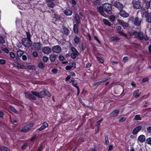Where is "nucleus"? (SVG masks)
<instances>
[{"label": "nucleus", "instance_id": "nucleus-1", "mask_svg": "<svg viewBox=\"0 0 151 151\" xmlns=\"http://www.w3.org/2000/svg\"><path fill=\"white\" fill-rule=\"evenodd\" d=\"M132 35L140 40H147L149 39V37L147 35H144L143 32H137L134 31L132 33Z\"/></svg>", "mask_w": 151, "mask_h": 151}, {"label": "nucleus", "instance_id": "nucleus-2", "mask_svg": "<svg viewBox=\"0 0 151 151\" xmlns=\"http://www.w3.org/2000/svg\"><path fill=\"white\" fill-rule=\"evenodd\" d=\"M129 19L132 21L134 24L137 26L141 24L142 21V18L139 17H136L134 18L132 17H130Z\"/></svg>", "mask_w": 151, "mask_h": 151}, {"label": "nucleus", "instance_id": "nucleus-3", "mask_svg": "<svg viewBox=\"0 0 151 151\" xmlns=\"http://www.w3.org/2000/svg\"><path fill=\"white\" fill-rule=\"evenodd\" d=\"M31 92L33 95L40 98H43L45 96V90L41 91L40 93L37 91H32Z\"/></svg>", "mask_w": 151, "mask_h": 151}, {"label": "nucleus", "instance_id": "nucleus-4", "mask_svg": "<svg viewBox=\"0 0 151 151\" xmlns=\"http://www.w3.org/2000/svg\"><path fill=\"white\" fill-rule=\"evenodd\" d=\"M105 11L108 14H111V11L112 9L111 5V4L108 3H106L103 5Z\"/></svg>", "mask_w": 151, "mask_h": 151}, {"label": "nucleus", "instance_id": "nucleus-5", "mask_svg": "<svg viewBox=\"0 0 151 151\" xmlns=\"http://www.w3.org/2000/svg\"><path fill=\"white\" fill-rule=\"evenodd\" d=\"M34 124L33 123L28 124L27 125L25 126L23 129H22L21 131L24 132H27L32 128Z\"/></svg>", "mask_w": 151, "mask_h": 151}, {"label": "nucleus", "instance_id": "nucleus-6", "mask_svg": "<svg viewBox=\"0 0 151 151\" xmlns=\"http://www.w3.org/2000/svg\"><path fill=\"white\" fill-rule=\"evenodd\" d=\"M61 48L59 45L53 46L52 48V52L56 53H59L61 51Z\"/></svg>", "mask_w": 151, "mask_h": 151}, {"label": "nucleus", "instance_id": "nucleus-7", "mask_svg": "<svg viewBox=\"0 0 151 151\" xmlns=\"http://www.w3.org/2000/svg\"><path fill=\"white\" fill-rule=\"evenodd\" d=\"M42 51L44 54L48 55L51 52L52 49L48 46H45L42 48Z\"/></svg>", "mask_w": 151, "mask_h": 151}, {"label": "nucleus", "instance_id": "nucleus-8", "mask_svg": "<svg viewBox=\"0 0 151 151\" xmlns=\"http://www.w3.org/2000/svg\"><path fill=\"white\" fill-rule=\"evenodd\" d=\"M140 0L133 2V5L134 8L136 9H139L141 7Z\"/></svg>", "mask_w": 151, "mask_h": 151}, {"label": "nucleus", "instance_id": "nucleus-9", "mask_svg": "<svg viewBox=\"0 0 151 151\" xmlns=\"http://www.w3.org/2000/svg\"><path fill=\"white\" fill-rule=\"evenodd\" d=\"M22 41L23 44L25 46V47H29L30 46V42L31 41V40H29L28 39H27V38H25L22 39Z\"/></svg>", "mask_w": 151, "mask_h": 151}, {"label": "nucleus", "instance_id": "nucleus-10", "mask_svg": "<svg viewBox=\"0 0 151 151\" xmlns=\"http://www.w3.org/2000/svg\"><path fill=\"white\" fill-rule=\"evenodd\" d=\"M33 45L35 50H39L41 49L42 44L40 42L34 43Z\"/></svg>", "mask_w": 151, "mask_h": 151}, {"label": "nucleus", "instance_id": "nucleus-11", "mask_svg": "<svg viewBox=\"0 0 151 151\" xmlns=\"http://www.w3.org/2000/svg\"><path fill=\"white\" fill-rule=\"evenodd\" d=\"M112 4L113 6L116 7L119 10L121 9L123 7V5L119 2L116 1L114 3H112Z\"/></svg>", "mask_w": 151, "mask_h": 151}, {"label": "nucleus", "instance_id": "nucleus-12", "mask_svg": "<svg viewBox=\"0 0 151 151\" xmlns=\"http://www.w3.org/2000/svg\"><path fill=\"white\" fill-rule=\"evenodd\" d=\"M24 93L25 94V96L26 98L31 99L33 100H35L36 99V97L30 93L25 92H24Z\"/></svg>", "mask_w": 151, "mask_h": 151}, {"label": "nucleus", "instance_id": "nucleus-13", "mask_svg": "<svg viewBox=\"0 0 151 151\" xmlns=\"http://www.w3.org/2000/svg\"><path fill=\"white\" fill-rule=\"evenodd\" d=\"M119 14L121 16L126 18L128 17L129 16V14L123 10H120Z\"/></svg>", "mask_w": 151, "mask_h": 151}, {"label": "nucleus", "instance_id": "nucleus-14", "mask_svg": "<svg viewBox=\"0 0 151 151\" xmlns=\"http://www.w3.org/2000/svg\"><path fill=\"white\" fill-rule=\"evenodd\" d=\"M104 8L101 6H99L97 8L98 11L104 17H106V14L104 11Z\"/></svg>", "mask_w": 151, "mask_h": 151}, {"label": "nucleus", "instance_id": "nucleus-15", "mask_svg": "<svg viewBox=\"0 0 151 151\" xmlns=\"http://www.w3.org/2000/svg\"><path fill=\"white\" fill-rule=\"evenodd\" d=\"M151 0H144L143 4L145 5L146 9H148L150 5V3Z\"/></svg>", "mask_w": 151, "mask_h": 151}, {"label": "nucleus", "instance_id": "nucleus-16", "mask_svg": "<svg viewBox=\"0 0 151 151\" xmlns=\"http://www.w3.org/2000/svg\"><path fill=\"white\" fill-rule=\"evenodd\" d=\"M61 32L63 35H68L69 33L68 29L65 27H63V28L61 30Z\"/></svg>", "mask_w": 151, "mask_h": 151}, {"label": "nucleus", "instance_id": "nucleus-17", "mask_svg": "<svg viewBox=\"0 0 151 151\" xmlns=\"http://www.w3.org/2000/svg\"><path fill=\"white\" fill-rule=\"evenodd\" d=\"M48 126V124L46 122H44L42 124V126L40 127L37 129V130L41 131L45 129L46 127H47Z\"/></svg>", "mask_w": 151, "mask_h": 151}, {"label": "nucleus", "instance_id": "nucleus-18", "mask_svg": "<svg viewBox=\"0 0 151 151\" xmlns=\"http://www.w3.org/2000/svg\"><path fill=\"white\" fill-rule=\"evenodd\" d=\"M142 127L139 126L136 127L133 131L132 133L134 134H137L142 129Z\"/></svg>", "mask_w": 151, "mask_h": 151}, {"label": "nucleus", "instance_id": "nucleus-19", "mask_svg": "<svg viewBox=\"0 0 151 151\" xmlns=\"http://www.w3.org/2000/svg\"><path fill=\"white\" fill-rule=\"evenodd\" d=\"M57 58V55L54 54H52L50 55L49 58L52 62H54L55 60Z\"/></svg>", "mask_w": 151, "mask_h": 151}, {"label": "nucleus", "instance_id": "nucleus-20", "mask_svg": "<svg viewBox=\"0 0 151 151\" xmlns=\"http://www.w3.org/2000/svg\"><path fill=\"white\" fill-rule=\"evenodd\" d=\"M149 13L145 9H142L141 15L142 17H146L148 15Z\"/></svg>", "mask_w": 151, "mask_h": 151}, {"label": "nucleus", "instance_id": "nucleus-21", "mask_svg": "<svg viewBox=\"0 0 151 151\" xmlns=\"http://www.w3.org/2000/svg\"><path fill=\"white\" fill-rule=\"evenodd\" d=\"M138 140L140 142H143L145 141V137L144 135H141L138 138Z\"/></svg>", "mask_w": 151, "mask_h": 151}, {"label": "nucleus", "instance_id": "nucleus-22", "mask_svg": "<svg viewBox=\"0 0 151 151\" xmlns=\"http://www.w3.org/2000/svg\"><path fill=\"white\" fill-rule=\"evenodd\" d=\"M64 13L67 16H70L72 15V12L70 9H66L64 11Z\"/></svg>", "mask_w": 151, "mask_h": 151}, {"label": "nucleus", "instance_id": "nucleus-23", "mask_svg": "<svg viewBox=\"0 0 151 151\" xmlns=\"http://www.w3.org/2000/svg\"><path fill=\"white\" fill-rule=\"evenodd\" d=\"M119 111L118 110H115L113 111L110 114V115L111 117H116L119 113Z\"/></svg>", "mask_w": 151, "mask_h": 151}, {"label": "nucleus", "instance_id": "nucleus-24", "mask_svg": "<svg viewBox=\"0 0 151 151\" xmlns=\"http://www.w3.org/2000/svg\"><path fill=\"white\" fill-rule=\"evenodd\" d=\"M71 65L72 66L68 65L66 66L65 68V69L66 70H69L71 69L73 67L74 68H76V64L75 63H72Z\"/></svg>", "mask_w": 151, "mask_h": 151}, {"label": "nucleus", "instance_id": "nucleus-25", "mask_svg": "<svg viewBox=\"0 0 151 151\" xmlns=\"http://www.w3.org/2000/svg\"><path fill=\"white\" fill-rule=\"evenodd\" d=\"M146 20L147 22L151 23V12L149 13L148 15L145 17Z\"/></svg>", "mask_w": 151, "mask_h": 151}, {"label": "nucleus", "instance_id": "nucleus-26", "mask_svg": "<svg viewBox=\"0 0 151 151\" xmlns=\"http://www.w3.org/2000/svg\"><path fill=\"white\" fill-rule=\"evenodd\" d=\"M48 2V6L50 7L53 8L55 6V4L52 0L47 1H46Z\"/></svg>", "mask_w": 151, "mask_h": 151}, {"label": "nucleus", "instance_id": "nucleus-27", "mask_svg": "<svg viewBox=\"0 0 151 151\" xmlns=\"http://www.w3.org/2000/svg\"><path fill=\"white\" fill-rule=\"evenodd\" d=\"M79 53L77 52H72L71 54V58L73 59H75L76 57L79 55Z\"/></svg>", "mask_w": 151, "mask_h": 151}, {"label": "nucleus", "instance_id": "nucleus-28", "mask_svg": "<svg viewBox=\"0 0 151 151\" xmlns=\"http://www.w3.org/2000/svg\"><path fill=\"white\" fill-rule=\"evenodd\" d=\"M109 79H110L109 78H108L104 80L98 82H97L94 83L93 84V85L95 86H98V85H100L101 83L106 81L107 80H108Z\"/></svg>", "mask_w": 151, "mask_h": 151}, {"label": "nucleus", "instance_id": "nucleus-29", "mask_svg": "<svg viewBox=\"0 0 151 151\" xmlns=\"http://www.w3.org/2000/svg\"><path fill=\"white\" fill-rule=\"evenodd\" d=\"M103 21L105 24L108 25L109 26H111V23L107 20L106 19H103Z\"/></svg>", "mask_w": 151, "mask_h": 151}, {"label": "nucleus", "instance_id": "nucleus-30", "mask_svg": "<svg viewBox=\"0 0 151 151\" xmlns=\"http://www.w3.org/2000/svg\"><path fill=\"white\" fill-rule=\"evenodd\" d=\"M134 94L135 95V97L137 98L141 94V93L139 92V90H137L134 92Z\"/></svg>", "mask_w": 151, "mask_h": 151}, {"label": "nucleus", "instance_id": "nucleus-31", "mask_svg": "<svg viewBox=\"0 0 151 151\" xmlns=\"http://www.w3.org/2000/svg\"><path fill=\"white\" fill-rule=\"evenodd\" d=\"M74 41L76 44H78L80 41V39L78 36H76L74 38Z\"/></svg>", "mask_w": 151, "mask_h": 151}, {"label": "nucleus", "instance_id": "nucleus-32", "mask_svg": "<svg viewBox=\"0 0 151 151\" xmlns=\"http://www.w3.org/2000/svg\"><path fill=\"white\" fill-rule=\"evenodd\" d=\"M75 18L76 20L77 24H78L80 23V17L77 14H76Z\"/></svg>", "mask_w": 151, "mask_h": 151}, {"label": "nucleus", "instance_id": "nucleus-33", "mask_svg": "<svg viewBox=\"0 0 151 151\" xmlns=\"http://www.w3.org/2000/svg\"><path fill=\"white\" fill-rule=\"evenodd\" d=\"M110 40L111 41H115L119 40L120 38L117 37L116 36H113L110 38Z\"/></svg>", "mask_w": 151, "mask_h": 151}, {"label": "nucleus", "instance_id": "nucleus-34", "mask_svg": "<svg viewBox=\"0 0 151 151\" xmlns=\"http://www.w3.org/2000/svg\"><path fill=\"white\" fill-rule=\"evenodd\" d=\"M73 31L74 33L76 34H78V30L77 25L76 24H74L73 25Z\"/></svg>", "mask_w": 151, "mask_h": 151}, {"label": "nucleus", "instance_id": "nucleus-35", "mask_svg": "<svg viewBox=\"0 0 151 151\" xmlns=\"http://www.w3.org/2000/svg\"><path fill=\"white\" fill-rule=\"evenodd\" d=\"M23 54V52L22 50H19L17 52V55L19 57H21L22 55Z\"/></svg>", "mask_w": 151, "mask_h": 151}, {"label": "nucleus", "instance_id": "nucleus-36", "mask_svg": "<svg viewBox=\"0 0 151 151\" xmlns=\"http://www.w3.org/2000/svg\"><path fill=\"white\" fill-rule=\"evenodd\" d=\"M1 151H10L8 148L4 146L1 147Z\"/></svg>", "mask_w": 151, "mask_h": 151}, {"label": "nucleus", "instance_id": "nucleus-37", "mask_svg": "<svg viewBox=\"0 0 151 151\" xmlns=\"http://www.w3.org/2000/svg\"><path fill=\"white\" fill-rule=\"evenodd\" d=\"M141 120V118L139 115H136L134 119V120Z\"/></svg>", "mask_w": 151, "mask_h": 151}, {"label": "nucleus", "instance_id": "nucleus-38", "mask_svg": "<svg viewBox=\"0 0 151 151\" xmlns=\"http://www.w3.org/2000/svg\"><path fill=\"white\" fill-rule=\"evenodd\" d=\"M115 18L116 17L115 16L111 15L110 16L109 19L111 21V22H113L114 21Z\"/></svg>", "mask_w": 151, "mask_h": 151}, {"label": "nucleus", "instance_id": "nucleus-39", "mask_svg": "<svg viewBox=\"0 0 151 151\" xmlns=\"http://www.w3.org/2000/svg\"><path fill=\"white\" fill-rule=\"evenodd\" d=\"M38 67L40 68H43L45 67V65L42 63L40 62L38 64Z\"/></svg>", "mask_w": 151, "mask_h": 151}, {"label": "nucleus", "instance_id": "nucleus-40", "mask_svg": "<svg viewBox=\"0 0 151 151\" xmlns=\"http://www.w3.org/2000/svg\"><path fill=\"white\" fill-rule=\"evenodd\" d=\"M27 35V39L29 40H31V35L29 32H26Z\"/></svg>", "mask_w": 151, "mask_h": 151}, {"label": "nucleus", "instance_id": "nucleus-41", "mask_svg": "<svg viewBox=\"0 0 151 151\" xmlns=\"http://www.w3.org/2000/svg\"><path fill=\"white\" fill-rule=\"evenodd\" d=\"M1 48L3 51H4L6 53H8L9 52V50L6 47H1Z\"/></svg>", "mask_w": 151, "mask_h": 151}, {"label": "nucleus", "instance_id": "nucleus-42", "mask_svg": "<svg viewBox=\"0 0 151 151\" xmlns=\"http://www.w3.org/2000/svg\"><path fill=\"white\" fill-rule=\"evenodd\" d=\"M0 42L2 43H4L5 42V41L4 38L0 35Z\"/></svg>", "mask_w": 151, "mask_h": 151}, {"label": "nucleus", "instance_id": "nucleus-43", "mask_svg": "<svg viewBox=\"0 0 151 151\" xmlns=\"http://www.w3.org/2000/svg\"><path fill=\"white\" fill-rule=\"evenodd\" d=\"M45 96H47L48 97H50L51 96V93L48 91L47 90H45Z\"/></svg>", "mask_w": 151, "mask_h": 151}, {"label": "nucleus", "instance_id": "nucleus-44", "mask_svg": "<svg viewBox=\"0 0 151 151\" xmlns=\"http://www.w3.org/2000/svg\"><path fill=\"white\" fill-rule=\"evenodd\" d=\"M42 60L45 62H47L48 60V58L46 56H44L42 58Z\"/></svg>", "mask_w": 151, "mask_h": 151}, {"label": "nucleus", "instance_id": "nucleus-45", "mask_svg": "<svg viewBox=\"0 0 151 151\" xmlns=\"http://www.w3.org/2000/svg\"><path fill=\"white\" fill-rule=\"evenodd\" d=\"M10 109L14 112L15 113L18 114V112L17 110L12 106H10Z\"/></svg>", "mask_w": 151, "mask_h": 151}, {"label": "nucleus", "instance_id": "nucleus-46", "mask_svg": "<svg viewBox=\"0 0 151 151\" xmlns=\"http://www.w3.org/2000/svg\"><path fill=\"white\" fill-rule=\"evenodd\" d=\"M10 56L11 58H14L15 57V54L13 52H11L10 53Z\"/></svg>", "mask_w": 151, "mask_h": 151}, {"label": "nucleus", "instance_id": "nucleus-47", "mask_svg": "<svg viewBox=\"0 0 151 151\" xmlns=\"http://www.w3.org/2000/svg\"><path fill=\"white\" fill-rule=\"evenodd\" d=\"M146 142L147 144L151 145V138H149L146 140Z\"/></svg>", "mask_w": 151, "mask_h": 151}, {"label": "nucleus", "instance_id": "nucleus-48", "mask_svg": "<svg viewBox=\"0 0 151 151\" xmlns=\"http://www.w3.org/2000/svg\"><path fill=\"white\" fill-rule=\"evenodd\" d=\"M27 68L30 70H32L35 68V67L33 65H28L27 66Z\"/></svg>", "mask_w": 151, "mask_h": 151}, {"label": "nucleus", "instance_id": "nucleus-49", "mask_svg": "<svg viewBox=\"0 0 151 151\" xmlns=\"http://www.w3.org/2000/svg\"><path fill=\"white\" fill-rule=\"evenodd\" d=\"M86 44L85 42L83 43L82 45V49L83 50H85L86 47Z\"/></svg>", "mask_w": 151, "mask_h": 151}, {"label": "nucleus", "instance_id": "nucleus-50", "mask_svg": "<svg viewBox=\"0 0 151 151\" xmlns=\"http://www.w3.org/2000/svg\"><path fill=\"white\" fill-rule=\"evenodd\" d=\"M118 33L122 36L126 37L127 36L126 34L122 31H119Z\"/></svg>", "mask_w": 151, "mask_h": 151}, {"label": "nucleus", "instance_id": "nucleus-51", "mask_svg": "<svg viewBox=\"0 0 151 151\" xmlns=\"http://www.w3.org/2000/svg\"><path fill=\"white\" fill-rule=\"evenodd\" d=\"M126 119V118L125 117H122L119 120V122H123L125 121Z\"/></svg>", "mask_w": 151, "mask_h": 151}, {"label": "nucleus", "instance_id": "nucleus-52", "mask_svg": "<svg viewBox=\"0 0 151 151\" xmlns=\"http://www.w3.org/2000/svg\"><path fill=\"white\" fill-rule=\"evenodd\" d=\"M6 63V61L4 59L0 60V64L4 65Z\"/></svg>", "mask_w": 151, "mask_h": 151}, {"label": "nucleus", "instance_id": "nucleus-53", "mask_svg": "<svg viewBox=\"0 0 151 151\" xmlns=\"http://www.w3.org/2000/svg\"><path fill=\"white\" fill-rule=\"evenodd\" d=\"M100 3L99 0H96V1L93 2V4L94 5H96L98 4H99Z\"/></svg>", "mask_w": 151, "mask_h": 151}, {"label": "nucleus", "instance_id": "nucleus-54", "mask_svg": "<svg viewBox=\"0 0 151 151\" xmlns=\"http://www.w3.org/2000/svg\"><path fill=\"white\" fill-rule=\"evenodd\" d=\"M97 59L101 63H104V61L103 60L101 59V58L98 57H97Z\"/></svg>", "mask_w": 151, "mask_h": 151}, {"label": "nucleus", "instance_id": "nucleus-55", "mask_svg": "<svg viewBox=\"0 0 151 151\" xmlns=\"http://www.w3.org/2000/svg\"><path fill=\"white\" fill-rule=\"evenodd\" d=\"M59 59L60 60L63 61L65 58L63 56L60 55L59 57Z\"/></svg>", "mask_w": 151, "mask_h": 151}, {"label": "nucleus", "instance_id": "nucleus-56", "mask_svg": "<svg viewBox=\"0 0 151 151\" xmlns=\"http://www.w3.org/2000/svg\"><path fill=\"white\" fill-rule=\"evenodd\" d=\"M33 56H34V57L36 58L37 57L38 54V53L37 52H36L35 51L33 52Z\"/></svg>", "mask_w": 151, "mask_h": 151}, {"label": "nucleus", "instance_id": "nucleus-57", "mask_svg": "<svg viewBox=\"0 0 151 151\" xmlns=\"http://www.w3.org/2000/svg\"><path fill=\"white\" fill-rule=\"evenodd\" d=\"M122 25L124 27H127L129 26L127 23L124 22H123V23L122 24Z\"/></svg>", "mask_w": 151, "mask_h": 151}, {"label": "nucleus", "instance_id": "nucleus-58", "mask_svg": "<svg viewBox=\"0 0 151 151\" xmlns=\"http://www.w3.org/2000/svg\"><path fill=\"white\" fill-rule=\"evenodd\" d=\"M105 144L106 145H107L109 144V141L107 137H105Z\"/></svg>", "mask_w": 151, "mask_h": 151}, {"label": "nucleus", "instance_id": "nucleus-59", "mask_svg": "<svg viewBox=\"0 0 151 151\" xmlns=\"http://www.w3.org/2000/svg\"><path fill=\"white\" fill-rule=\"evenodd\" d=\"M73 85L77 88H79V87L77 86V84L76 83H75L74 82H73L72 83Z\"/></svg>", "mask_w": 151, "mask_h": 151}, {"label": "nucleus", "instance_id": "nucleus-60", "mask_svg": "<svg viewBox=\"0 0 151 151\" xmlns=\"http://www.w3.org/2000/svg\"><path fill=\"white\" fill-rule=\"evenodd\" d=\"M129 59V57H125L123 58V61L124 62H126Z\"/></svg>", "mask_w": 151, "mask_h": 151}, {"label": "nucleus", "instance_id": "nucleus-61", "mask_svg": "<svg viewBox=\"0 0 151 151\" xmlns=\"http://www.w3.org/2000/svg\"><path fill=\"white\" fill-rule=\"evenodd\" d=\"M27 57L26 55H22V59L23 60H26L27 59Z\"/></svg>", "mask_w": 151, "mask_h": 151}, {"label": "nucleus", "instance_id": "nucleus-62", "mask_svg": "<svg viewBox=\"0 0 151 151\" xmlns=\"http://www.w3.org/2000/svg\"><path fill=\"white\" fill-rule=\"evenodd\" d=\"M71 49L73 52H74L78 51L76 49V48L73 47H72L71 48Z\"/></svg>", "mask_w": 151, "mask_h": 151}, {"label": "nucleus", "instance_id": "nucleus-63", "mask_svg": "<svg viewBox=\"0 0 151 151\" xmlns=\"http://www.w3.org/2000/svg\"><path fill=\"white\" fill-rule=\"evenodd\" d=\"M102 119H101L100 120L98 121L97 122V127L98 128H99V125H100V124L101 122L102 121Z\"/></svg>", "mask_w": 151, "mask_h": 151}, {"label": "nucleus", "instance_id": "nucleus-64", "mask_svg": "<svg viewBox=\"0 0 151 151\" xmlns=\"http://www.w3.org/2000/svg\"><path fill=\"white\" fill-rule=\"evenodd\" d=\"M147 131L149 133L151 134V127H149L147 128Z\"/></svg>", "mask_w": 151, "mask_h": 151}]
</instances>
